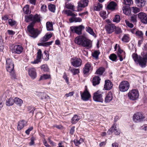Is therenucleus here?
<instances>
[{"mask_svg":"<svg viewBox=\"0 0 147 147\" xmlns=\"http://www.w3.org/2000/svg\"><path fill=\"white\" fill-rule=\"evenodd\" d=\"M113 97L112 93L109 92L107 94L105 98V101L106 102H110L113 99Z\"/></svg>","mask_w":147,"mask_h":147,"instance_id":"5701e85b","label":"nucleus"},{"mask_svg":"<svg viewBox=\"0 0 147 147\" xmlns=\"http://www.w3.org/2000/svg\"><path fill=\"white\" fill-rule=\"evenodd\" d=\"M63 77L64 79L65 80V81L66 82H67V84H69V80H68V78L66 75L64 74L63 76Z\"/></svg>","mask_w":147,"mask_h":147,"instance_id":"338daca9","label":"nucleus"},{"mask_svg":"<svg viewBox=\"0 0 147 147\" xmlns=\"http://www.w3.org/2000/svg\"><path fill=\"white\" fill-rule=\"evenodd\" d=\"M139 93L138 90L136 89L130 90L128 93L129 99L132 100H136L139 97Z\"/></svg>","mask_w":147,"mask_h":147,"instance_id":"20e7f679","label":"nucleus"},{"mask_svg":"<svg viewBox=\"0 0 147 147\" xmlns=\"http://www.w3.org/2000/svg\"><path fill=\"white\" fill-rule=\"evenodd\" d=\"M86 31L88 33L94 37H96V35L93 31V29L89 26H87L86 28Z\"/></svg>","mask_w":147,"mask_h":147,"instance_id":"a878e982","label":"nucleus"},{"mask_svg":"<svg viewBox=\"0 0 147 147\" xmlns=\"http://www.w3.org/2000/svg\"><path fill=\"white\" fill-rule=\"evenodd\" d=\"M46 27L48 31L53 30V25L52 22H47L46 23Z\"/></svg>","mask_w":147,"mask_h":147,"instance_id":"7c9ffc66","label":"nucleus"},{"mask_svg":"<svg viewBox=\"0 0 147 147\" xmlns=\"http://www.w3.org/2000/svg\"><path fill=\"white\" fill-rule=\"evenodd\" d=\"M135 3L137 6L142 7L145 5L146 2L144 0H136Z\"/></svg>","mask_w":147,"mask_h":147,"instance_id":"b1692460","label":"nucleus"},{"mask_svg":"<svg viewBox=\"0 0 147 147\" xmlns=\"http://www.w3.org/2000/svg\"><path fill=\"white\" fill-rule=\"evenodd\" d=\"M104 68L103 67H100L96 71V74L101 75L104 71Z\"/></svg>","mask_w":147,"mask_h":147,"instance_id":"37998d69","label":"nucleus"},{"mask_svg":"<svg viewBox=\"0 0 147 147\" xmlns=\"http://www.w3.org/2000/svg\"><path fill=\"white\" fill-rule=\"evenodd\" d=\"M8 34L9 35H13L15 34V32L11 30H8L7 31Z\"/></svg>","mask_w":147,"mask_h":147,"instance_id":"69168bd1","label":"nucleus"},{"mask_svg":"<svg viewBox=\"0 0 147 147\" xmlns=\"http://www.w3.org/2000/svg\"><path fill=\"white\" fill-rule=\"evenodd\" d=\"M117 5L116 3L112 1L110 2L107 5L106 8L108 10L113 11L116 9Z\"/></svg>","mask_w":147,"mask_h":147,"instance_id":"a211bd4d","label":"nucleus"},{"mask_svg":"<svg viewBox=\"0 0 147 147\" xmlns=\"http://www.w3.org/2000/svg\"><path fill=\"white\" fill-rule=\"evenodd\" d=\"M88 3V0H81L78 2V6L77 11H81V9L80 7H84L87 6Z\"/></svg>","mask_w":147,"mask_h":147,"instance_id":"4468645a","label":"nucleus"},{"mask_svg":"<svg viewBox=\"0 0 147 147\" xmlns=\"http://www.w3.org/2000/svg\"><path fill=\"white\" fill-rule=\"evenodd\" d=\"M110 59L113 61H115L117 59V56L116 55L114 54H111L109 57Z\"/></svg>","mask_w":147,"mask_h":147,"instance_id":"79ce46f5","label":"nucleus"},{"mask_svg":"<svg viewBox=\"0 0 147 147\" xmlns=\"http://www.w3.org/2000/svg\"><path fill=\"white\" fill-rule=\"evenodd\" d=\"M52 36V34L51 32L47 33L42 38L40 41L42 42H45L48 41Z\"/></svg>","mask_w":147,"mask_h":147,"instance_id":"412c9836","label":"nucleus"},{"mask_svg":"<svg viewBox=\"0 0 147 147\" xmlns=\"http://www.w3.org/2000/svg\"><path fill=\"white\" fill-rule=\"evenodd\" d=\"M32 15H30L29 16H25V21L27 22H30V21H32Z\"/></svg>","mask_w":147,"mask_h":147,"instance_id":"c03bdc74","label":"nucleus"},{"mask_svg":"<svg viewBox=\"0 0 147 147\" xmlns=\"http://www.w3.org/2000/svg\"><path fill=\"white\" fill-rule=\"evenodd\" d=\"M144 118L145 117L141 113L137 112L134 115L132 119L134 122L138 123L142 121Z\"/></svg>","mask_w":147,"mask_h":147,"instance_id":"39448f33","label":"nucleus"},{"mask_svg":"<svg viewBox=\"0 0 147 147\" xmlns=\"http://www.w3.org/2000/svg\"><path fill=\"white\" fill-rule=\"evenodd\" d=\"M42 52L40 49H39L37 52V55L36 58L40 60L42 57Z\"/></svg>","mask_w":147,"mask_h":147,"instance_id":"5fc2aeb1","label":"nucleus"},{"mask_svg":"<svg viewBox=\"0 0 147 147\" xmlns=\"http://www.w3.org/2000/svg\"><path fill=\"white\" fill-rule=\"evenodd\" d=\"M133 12L135 13H136L140 11V9L136 7H132Z\"/></svg>","mask_w":147,"mask_h":147,"instance_id":"4d7b16f0","label":"nucleus"},{"mask_svg":"<svg viewBox=\"0 0 147 147\" xmlns=\"http://www.w3.org/2000/svg\"><path fill=\"white\" fill-rule=\"evenodd\" d=\"M81 96L82 99L84 101H87L91 97V96L86 86L83 92H80Z\"/></svg>","mask_w":147,"mask_h":147,"instance_id":"6e6552de","label":"nucleus"},{"mask_svg":"<svg viewBox=\"0 0 147 147\" xmlns=\"http://www.w3.org/2000/svg\"><path fill=\"white\" fill-rule=\"evenodd\" d=\"M51 76L50 75L44 74L41 76L40 78V80H44L50 78Z\"/></svg>","mask_w":147,"mask_h":147,"instance_id":"ea45409f","label":"nucleus"},{"mask_svg":"<svg viewBox=\"0 0 147 147\" xmlns=\"http://www.w3.org/2000/svg\"><path fill=\"white\" fill-rule=\"evenodd\" d=\"M44 54L46 56L45 59L46 60H48L49 59V53L48 51H44Z\"/></svg>","mask_w":147,"mask_h":147,"instance_id":"680f3d73","label":"nucleus"},{"mask_svg":"<svg viewBox=\"0 0 147 147\" xmlns=\"http://www.w3.org/2000/svg\"><path fill=\"white\" fill-rule=\"evenodd\" d=\"M8 23L11 26H12L16 24V21L10 19L8 20Z\"/></svg>","mask_w":147,"mask_h":147,"instance_id":"3c124183","label":"nucleus"},{"mask_svg":"<svg viewBox=\"0 0 147 147\" xmlns=\"http://www.w3.org/2000/svg\"><path fill=\"white\" fill-rule=\"evenodd\" d=\"M137 16L134 15H132L131 17V20L133 23H136V21Z\"/></svg>","mask_w":147,"mask_h":147,"instance_id":"864d4df0","label":"nucleus"},{"mask_svg":"<svg viewBox=\"0 0 147 147\" xmlns=\"http://www.w3.org/2000/svg\"><path fill=\"white\" fill-rule=\"evenodd\" d=\"M115 30V32L116 34H119L121 32V30L119 27H116Z\"/></svg>","mask_w":147,"mask_h":147,"instance_id":"bf43d9fd","label":"nucleus"},{"mask_svg":"<svg viewBox=\"0 0 147 147\" xmlns=\"http://www.w3.org/2000/svg\"><path fill=\"white\" fill-rule=\"evenodd\" d=\"M82 63V61L80 58L74 57L72 58L71 63L74 67H77L80 66Z\"/></svg>","mask_w":147,"mask_h":147,"instance_id":"ddd939ff","label":"nucleus"},{"mask_svg":"<svg viewBox=\"0 0 147 147\" xmlns=\"http://www.w3.org/2000/svg\"><path fill=\"white\" fill-rule=\"evenodd\" d=\"M125 22L126 25L129 27L132 28L134 27V25L133 24L130 23L127 20H125Z\"/></svg>","mask_w":147,"mask_h":147,"instance_id":"13d9d810","label":"nucleus"},{"mask_svg":"<svg viewBox=\"0 0 147 147\" xmlns=\"http://www.w3.org/2000/svg\"><path fill=\"white\" fill-rule=\"evenodd\" d=\"M42 11L45 12L47 10L46 6L45 5H43L41 7Z\"/></svg>","mask_w":147,"mask_h":147,"instance_id":"e2e57ef3","label":"nucleus"},{"mask_svg":"<svg viewBox=\"0 0 147 147\" xmlns=\"http://www.w3.org/2000/svg\"><path fill=\"white\" fill-rule=\"evenodd\" d=\"M113 86V84L110 80H105L104 88L106 90H109L111 89Z\"/></svg>","mask_w":147,"mask_h":147,"instance_id":"6ab92c4d","label":"nucleus"},{"mask_svg":"<svg viewBox=\"0 0 147 147\" xmlns=\"http://www.w3.org/2000/svg\"><path fill=\"white\" fill-rule=\"evenodd\" d=\"M65 7L67 9H71L73 11H76L75 10L74 6L71 3L66 4L65 5Z\"/></svg>","mask_w":147,"mask_h":147,"instance_id":"72a5a7b5","label":"nucleus"},{"mask_svg":"<svg viewBox=\"0 0 147 147\" xmlns=\"http://www.w3.org/2000/svg\"><path fill=\"white\" fill-rule=\"evenodd\" d=\"M93 66L89 62L84 65L83 69V73L84 74L87 75L92 70Z\"/></svg>","mask_w":147,"mask_h":147,"instance_id":"9d476101","label":"nucleus"},{"mask_svg":"<svg viewBox=\"0 0 147 147\" xmlns=\"http://www.w3.org/2000/svg\"><path fill=\"white\" fill-rule=\"evenodd\" d=\"M130 38L129 37V35L128 34H124L122 38H121L122 41L125 42H127L130 40Z\"/></svg>","mask_w":147,"mask_h":147,"instance_id":"c756f323","label":"nucleus"},{"mask_svg":"<svg viewBox=\"0 0 147 147\" xmlns=\"http://www.w3.org/2000/svg\"><path fill=\"white\" fill-rule=\"evenodd\" d=\"M41 69L44 71H47L48 70V68L47 65L44 64L41 67Z\"/></svg>","mask_w":147,"mask_h":147,"instance_id":"6e6d98bb","label":"nucleus"},{"mask_svg":"<svg viewBox=\"0 0 147 147\" xmlns=\"http://www.w3.org/2000/svg\"><path fill=\"white\" fill-rule=\"evenodd\" d=\"M23 48L20 45H15L13 47V52L15 53L20 54L23 50Z\"/></svg>","mask_w":147,"mask_h":147,"instance_id":"dca6fc26","label":"nucleus"},{"mask_svg":"<svg viewBox=\"0 0 147 147\" xmlns=\"http://www.w3.org/2000/svg\"><path fill=\"white\" fill-rule=\"evenodd\" d=\"M80 118L76 115L74 116L71 119V122L72 124H75L79 120Z\"/></svg>","mask_w":147,"mask_h":147,"instance_id":"2f4dec72","label":"nucleus"},{"mask_svg":"<svg viewBox=\"0 0 147 147\" xmlns=\"http://www.w3.org/2000/svg\"><path fill=\"white\" fill-rule=\"evenodd\" d=\"M120 21V17L119 16L116 15L113 19V21L117 23L119 22Z\"/></svg>","mask_w":147,"mask_h":147,"instance_id":"603ef678","label":"nucleus"},{"mask_svg":"<svg viewBox=\"0 0 147 147\" xmlns=\"http://www.w3.org/2000/svg\"><path fill=\"white\" fill-rule=\"evenodd\" d=\"M102 5L100 3H98L97 5L95 6L94 7V9L95 10L99 11L102 9Z\"/></svg>","mask_w":147,"mask_h":147,"instance_id":"c9c22d12","label":"nucleus"},{"mask_svg":"<svg viewBox=\"0 0 147 147\" xmlns=\"http://www.w3.org/2000/svg\"><path fill=\"white\" fill-rule=\"evenodd\" d=\"M100 79L98 76H95L94 77L92 80V83L93 86H96L98 84L100 83Z\"/></svg>","mask_w":147,"mask_h":147,"instance_id":"bb28decb","label":"nucleus"},{"mask_svg":"<svg viewBox=\"0 0 147 147\" xmlns=\"http://www.w3.org/2000/svg\"><path fill=\"white\" fill-rule=\"evenodd\" d=\"M118 56L119 57V59L120 61L123 60V58H125V53L123 50H121L120 48L118 49Z\"/></svg>","mask_w":147,"mask_h":147,"instance_id":"4be33fe9","label":"nucleus"},{"mask_svg":"<svg viewBox=\"0 0 147 147\" xmlns=\"http://www.w3.org/2000/svg\"><path fill=\"white\" fill-rule=\"evenodd\" d=\"M74 94V92H69L68 93H66L65 94V96L67 97H68L69 96H71L73 95Z\"/></svg>","mask_w":147,"mask_h":147,"instance_id":"774afa93","label":"nucleus"},{"mask_svg":"<svg viewBox=\"0 0 147 147\" xmlns=\"http://www.w3.org/2000/svg\"><path fill=\"white\" fill-rule=\"evenodd\" d=\"M53 42V41H50L49 42H45L44 43H40L38 44V46H42L45 47L48 46L49 45H51Z\"/></svg>","mask_w":147,"mask_h":147,"instance_id":"4c0bfd02","label":"nucleus"},{"mask_svg":"<svg viewBox=\"0 0 147 147\" xmlns=\"http://www.w3.org/2000/svg\"><path fill=\"white\" fill-rule=\"evenodd\" d=\"M123 13L127 15H129L131 13V10L129 7L128 6H125L123 7Z\"/></svg>","mask_w":147,"mask_h":147,"instance_id":"393cba45","label":"nucleus"},{"mask_svg":"<svg viewBox=\"0 0 147 147\" xmlns=\"http://www.w3.org/2000/svg\"><path fill=\"white\" fill-rule=\"evenodd\" d=\"M102 96V93L98 91L94 93L93 98L95 101L102 102L103 101Z\"/></svg>","mask_w":147,"mask_h":147,"instance_id":"9b49d317","label":"nucleus"},{"mask_svg":"<svg viewBox=\"0 0 147 147\" xmlns=\"http://www.w3.org/2000/svg\"><path fill=\"white\" fill-rule=\"evenodd\" d=\"M85 27L82 25L78 26H73L70 27L71 31L74 32L78 35H80L82 33V30L84 29Z\"/></svg>","mask_w":147,"mask_h":147,"instance_id":"1a4fd4ad","label":"nucleus"},{"mask_svg":"<svg viewBox=\"0 0 147 147\" xmlns=\"http://www.w3.org/2000/svg\"><path fill=\"white\" fill-rule=\"evenodd\" d=\"M40 16L36 14L34 16L32 15V23L27 26V31L29 35L31 37L36 38L39 34V31L37 29H35L33 28V25L36 22L40 21Z\"/></svg>","mask_w":147,"mask_h":147,"instance_id":"f257e3e1","label":"nucleus"},{"mask_svg":"<svg viewBox=\"0 0 147 147\" xmlns=\"http://www.w3.org/2000/svg\"><path fill=\"white\" fill-rule=\"evenodd\" d=\"M113 132L116 135H119L120 134V130L118 127H117V124L115 123H114L112 127L107 131V133L109 135Z\"/></svg>","mask_w":147,"mask_h":147,"instance_id":"0eeeda50","label":"nucleus"},{"mask_svg":"<svg viewBox=\"0 0 147 147\" xmlns=\"http://www.w3.org/2000/svg\"><path fill=\"white\" fill-rule=\"evenodd\" d=\"M115 28V26L111 23H109L105 26L106 30L108 34L111 33L114 31Z\"/></svg>","mask_w":147,"mask_h":147,"instance_id":"f8f14e48","label":"nucleus"},{"mask_svg":"<svg viewBox=\"0 0 147 147\" xmlns=\"http://www.w3.org/2000/svg\"><path fill=\"white\" fill-rule=\"evenodd\" d=\"M138 17L140 19L141 21L144 24L147 23V15L143 12L138 13Z\"/></svg>","mask_w":147,"mask_h":147,"instance_id":"f3484780","label":"nucleus"},{"mask_svg":"<svg viewBox=\"0 0 147 147\" xmlns=\"http://www.w3.org/2000/svg\"><path fill=\"white\" fill-rule=\"evenodd\" d=\"M35 140V138L34 137H32L31 138L30 142L29 143V145L30 146H32L34 144V141Z\"/></svg>","mask_w":147,"mask_h":147,"instance_id":"0e129e2a","label":"nucleus"},{"mask_svg":"<svg viewBox=\"0 0 147 147\" xmlns=\"http://www.w3.org/2000/svg\"><path fill=\"white\" fill-rule=\"evenodd\" d=\"M66 13L68 16H73L74 14L70 10H66Z\"/></svg>","mask_w":147,"mask_h":147,"instance_id":"052dcab7","label":"nucleus"},{"mask_svg":"<svg viewBox=\"0 0 147 147\" xmlns=\"http://www.w3.org/2000/svg\"><path fill=\"white\" fill-rule=\"evenodd\" d=\"M49 9L50 11L53 12H54L55 10V6L53 4H50L49 5Z\"/></svg>","mask_w":147,"mask_h":147,"instance_id":"a18cd8bd","label":"nucleus"},{"mask_svg":"<svg viewBox=\"0 0 147 147\" xmlns=\"http://www.w3.org/2000/svg\"><path fill=\"white\" fill-rule=\"evenodd\" d=\"M100 52L99 51H95L92 54V56L96 59L98 58V55L100 54Z\"/></svg>","mask_w":147,"mask_h":147,"instance_id":"8fccbe9b","label":"nucleus"},{"mask_svg":"<svg viewBox=\"0 0 147 147\" xmlns=\"http://www.w3.org/2000/svg\"><path fill=\"white\" fill-rule=\"evenodd\" d=\"M14 99L12 98H10L6 100V104L7 106H12L14 104Z\"/></svg>","mask_w":147,"mask_h":147,"instance_id":"c85d7f7f","label":"nucleus"},{"mask_svg":"<svg viewBox=\"0 0 147 147\" xmlns=\"http://www.w3.org/2000/svg\"><path fill=\"white\" fill-rule=\"evenodd\" d=\"M23 10L24 13L26 14H28L29 12V5H26L23 8Z\"/></svg>","mask_w":147,"mask_h":147,"instance_id":"49530a36","label":"nucleus"},{"mask_svg":"<svg viewBox=\"0 0 147 147\" xmlns=\"http://www.w3.org/2000/svg\"><path fill=\"white\" fill-rule=\"evenodd\" d=\"M14 102L17 105L21 106L23 103L22 100L16 97L14 99Z\"/></svg>","mask_w":147,"mask_h":147,"instance_id":"cd10ccee","label":"nucleus"},{"mask_svg":"<svg viewBox=\"0 0 147 147\" xmlns=\"http://www.w3.org/2000/svg\"><path fill=\"white\" fill-rule=\"evenodd\" d=\"M123 4L128 5H130L132 4L133 1L132 0H123Z\"/></svg>","mask_w":147,"mask_h":147,"instance_id":"de8ad7c7","label":"nucleus"},{"mask_svg":"<svg viewBox=\"0 0 147 147\" xmlns=\"http://www.w3.org/2000/svg\"><path fill=\"white\" fill-rule=\"evenodd\" d=\"M74 142L75 145L78 146L83 142V140L82 138H80L79 140L75 139Z\"/></svg>","mask_w":147,"mask_h":147,"instance_id":"58836bf2","label":"nucleus"},{"mask_svg":"<svg viewBox=\"0 0 147 147\" xmlns=\"http://www.w3.org/2000/svg\"><path fill=\"white\" fill-rule=\"evenodd\" d=\"M74 42L76 44L88 48H91L92 46L91 40L82 36H79L74 39Z\"/></svg>","mask_w":147,"mask_h":147,"instance_id":"f03ea898","label":"nucleus"},{"mask_svg":"<svg viewBox=\"0 0 147 147\" xmlns=\"http://www.w3.org/2000/svg\"><path fill=\"white\" fill-rule=\"evenodd\" d=\"M70 71L74 75L78 74L80 72L79 69L76 68H71L70 69Z\"/></svg>","mask_w":147,"mask_h":147,"instance_id":"f704fd0d","label":"nucleus"},{"mask_svg":"<svg viewBox=\"0 0 147 147\" xmlns=\"http://www.w3.org/2000/svg\"><path fill=\"white\" fill-rule=\"evenodd\" d=\"M14 65L12 60L9 58L6 60V69L7 71L10 74L11 76L13 78H16L13 70Z\"/></svg>","mask_w":147,"mask_h":147,"instance_id":"7ed1b4c3","label":"nucleus"},{"mask_svg":"<svg viewBox=\"0 0 147 147\" xmlns=\"http://www.w3.org/2000/svg\"><path fill=\"white\" fill-rule=\"evenodd\" d=\"M100 16L105 19L107 18V14L106 11H100L99 13Z\"/></svg>","mask_w":147,"mask_h":147,"instance_id":"e433bc0d","label":"nucleus"},{"mask_svg":"<svg viewBox=\"0 0 147 147\" xmlns=\"http://www.w3.org/2000/svg\"><path fill=\"white\" fill-rule=\"evenodd\" d=\"M41 99L45 101L49 99V97L45 93H43Z\"/></svg>","mask_w":147,"mask_h":147,"instance_id":"a19ab883","label":"nucleus"},{"mask_svg":"<svg viewBox=\"0 0 147 147\" xmlns=\"http://www.w3.org/2000/svg\"><path fill=\"white\" fill-rule=\"evenodd\" d=\"M130 86L129 84L127 81H124L121 82L119 86V90L122 92L127 91Z\"/></svg>","mask_w":147,"mask_h":147,"instance_id":"423d86ee","label":"nucleus"},{"mask_svg":"<svg viewBox=\"0 0 147 147\" xmlns=\"http://www.w3.org/2000/svg\"><path fill=\"white\" fill-rule=\"evenodd\" d=\"M27 122L26 121L22 120L19 122L17 126V129L18 130H20L23 128L27 125Z\"/></svg>","mask_w":147,"mask_h":147,"instance_id":"aec40b11","label":"nucleus"},{"mask_svg":"<svg viewBox=\"0 0 147 147\" xmlns=\"http://www.w3.org/2000/svg\"><path fill=\"white\" fill-rule=\"evenodd\" d=\"M69 21L71 22H80L82 20V19L80 18H71L69 19Z\"/></svg>","mask_w":147,"mask_h":147,"instance_id":"473e14b6","label":"nucleus"},{"mask_svg":"<svg viewBox=\"0 0 147 147\" xmlns=\"http://www.w3.org/2000/svg\"><path fill=\"white\" fill-rule=\"evenodd\" d=\"M28 74L29 76L33 79L36 77V72L34 68H31L29 69L28 70Z\"/></svg>","mask_w":147,"mask_h":147,"instance_id":"2eb2a0df","label":"nucleus"},{"mask_svg":"<svg viewBox=\"0 0 147 147\" xmlns=\"http://www.w3.org/2000/svg\"><path fill=\"white\" fill-rule=\"evenodd\" d=\"M136 34L137 36H138L141 38H143V34L142 32L139 30H138L136 31Z\"/></svg>","mask_w":147,"mask_h":147,"instance_id":"09e8293b","label":"nucleus"}]
</instances>
